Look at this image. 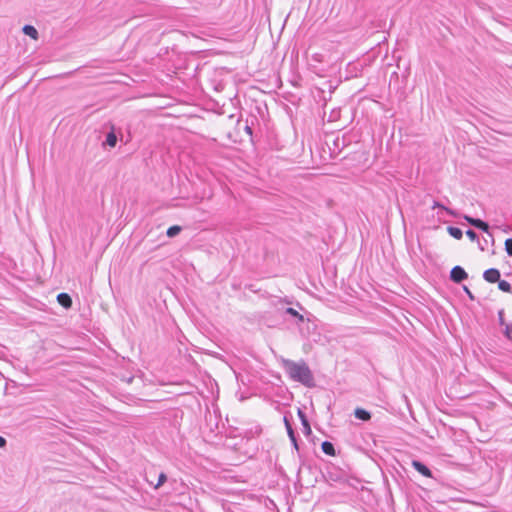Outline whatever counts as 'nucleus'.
<instances>
[{
	"label": "nucleus",
	"mask_w": 512,
	"mask_h": 512,
	"mask_svg": "<svg viewBox=\"0 0 512 512\" xmlns=\"http://www.w3.org/2000/svg\"><path fill=\"white\" fill-rule=\"evenodd\" d=\"M279 362L288 377L302 385L312 388L315 386V380L311 369L304 360L298 362L281 357Z\"/></svg>",
	"instance_id": "1"
},
{
	"label": "nucleus",
	"mask_w": 512,
	"mask_h": 512,
	"mask_svg": "<svg viewBox=\"0 0 512 512\" xmlns=\"http://www.w3.org/2000/svg\"><path fill=\"white\" fill-rule=\"evenodd\" d=\"M467 278L468 274L461 266H454L450 271V279L455 283H461Z\"/></svg>",
	"instance_id": "2"
},
{
	"label": "nucleus",
	"mask_w": 512,
	"mask_h": 512,
	"mask_svg": "<svg viewBox=\"0 0 512 512\" xmlns=\"http://www.w3.org/2000/svg\"><path fill=\"white\" fill-rule=\"evenodd\" d=\"M500 271L496 268H489L484 271L483 278L485 281L489 283H496L500 279Z\"/></svg>",
	"instance_id": "3"
},
{
	"label": "nucleus",
	"mask_w": 512,
	"mask_h": 512,
	"mask_svg": "<svg viewBox=\"0 0 512 512\" xmlns=\"http://www.w3.org/2000/svg\"><path fill=\"white\" fill-rule=\"evenodd\" d=\"M413 468L425 477L432 478V471L422 462L418 460L412 461Z\"/></svg>",
	"instance_id": "4"
},
{
	"label": "nucleus",
	"mask_w": 512,
	"mask_h": 512,
	"mask_svg": "<svg viewBox=\"0 0 512 512\" xmlns=\"http://www.w3.org/2000/svg\"><path fill=\"white\" fill-rule=\"evenodd\" d=\"M284 314L289 315L297 324L304 321V316L302 314H300L294 308H291V307L286 308L284 310Z\"/></svg>",
	"instance_id": "5"
},
{
	"label": "nucleus",
	"mask_w": 512,
	"mask_h": 512,
	"mask_svg": "<svg viewBox=\"0 0 512 512\" xmlns=\"http://www.w3.org/2000/svg\"><path fill=\"white\" fill-rule=\"evenodd\" d=\"M22 32L29 36L30 38H32L33 40H38L39 39V33L37 31V29L32 26V25H29V24H26L23 26L22 28Z\"/></svg>",
	"instance_id": "6"
},
{
	"label": "nucleus",
	"mask_w": 512,
	"mask_h": 512,
	"mask_svg": "<svg viewBox=\"0 0 512 512\" xmlns=\"http://www.w3.org/2000/svg\"><path fill=\"white\" fill-rule=\"evenodd\" d=\"M354 415L357 419L362 421H369L371 419V413L363 408H356Z\"/></svg>",
	"instance_id": "7"
},
{
	"label": "nucleus",
	"mask_w": 512,
	"mask_h": 512,
	"mask_svg": "<svg viewBox=\"0 0 512 512\" xmlns=\"http://www.w3.org/2000/svg\"><path fill=\"white\" fill-rule=\"evenodd\" d=\"M321 449H322L323 453H325L326 455L335 456V454H336L335 447H334L333 443L330 441L322 442Z\"/></svg>",
	"instance_id": "8"
},
{
	"label": "nucleus",
	"mask_w": 512,
	"mask_h": 512,
	"mask_svg": "<svg viewBox=\"0 0 512 512\" xmlns=\"http://www.w3.org/2000/svg\"><path fill=\"white\" fill-rule=\"evenodd\" d=\"M447 230H448V233H449L453 238H455V239H457V240L461 239V238H462V236H463V232H462V230H461L460 228H458V227H455V226H449V227L447 228Z\"/></svg>",
	"instance_id": "9"
},
{
	"label": "nucleus",
	"mask_w": 512,
	"mask_h": 512,
	"mask_svg": "<svg viewBox=\"0 0 512 512\" xmlns=\"http://www.w3.org/2000/svg\"><path fill=\"white\" fill-rule=\"evenodd\" d=\"M283 421L285 424V428H286L288 437H292V436L296 435L288 415H284Z\"/></svg>",
	"instance_id": "10"
},
{
	"label": "nucleus",
	"mask_w": 512,
	"mask_h": 512,
	"mask_svg": "<svg viewBox=\"0 0 512 512\" xmlns=\"http://www.w3.org/2000/svg\"><path fill=\"white\" fill-rule=\"evenodd\" d=\"M117 143V136L114 133V131H111L107 134L105 144H107L110 147H115Z\"/></svg>",
	"instance_id": "11"
},
{
	"label": "nucleus",
	"mask_w": 512,
	"mask_h": 512,
	"mask_svg": "<svg viewBox=\"0 0 512 512\" xmlns=\"http://www.w3.org/2000/svg\"><path fill=\"white\" fill-rule=\"evenodd\" d=\"M498 288L501 291L506 292V293H511L512 292L511 284L508 281H506V280L499 279V281H498Z\"/></svg>",
	"instance_id": "12"
},
{
	"label": "nucleus",
	"mask_w": 512,
	"mask_h": 512,
	"mask_svg": "<svg viewBox=\"0 0 512 512\" xmlns=\"http://www.w3.org/2000/svg\"><path fill=\"white\" fill-rule=\"evenodd\" d=\"M182 228L178 225H173L167 229V236L172 238L178 235L181 232Z\"/></svg>",
	"instance_id": "13"
},
{
	"label": "nucleus",
	"mask_w": 512,
	"mask_h": 512,
	"mask_svg": "<svg viewBox=\"0 0 512 512\" xmlns=\"http://www.w3.org/2000/svg\"><path fill=\"white\" fill-rule=\"evenodd\" d=\"M475 228L480 229L481 231L487 233L490 237H492V234L489 232V225L487 222L481 220Z\"/></svg>",
	"instance_id": "14"
},
{
	"label": "nucleus",
	"mask_w": 512,
	"mask_h": 512,
	"mask_svg": "<svg viewBox=\"0 0 512 512\" xmlns=\"http://www.w3.org/2000/svg\"><path fill=\"white\" fill-rule=\"evenodd\" d=\"M432 208L433 209L439 208V209L445 210L449 215H454V213H453V211L451 209L445 207L443 204H441L438 201H434V203L432 205Z\"/></svg>",
	"instance_id": "15"
},
{
	"label": "nucleus",
	"mask_w": 512,
	"mask_h": 512,
	"mask_svg": "<svg viewBox=\"0 0 512 512\" xmlns=\"http://www.w3.org/2000/svg\"><path fill=\"white\" fill-rule=\"evenodd\" d=\"M505 251L509 256L512 257V238L505 240Z\"/></svg>",
	"instance_id": "16"
},
{
	"label": "nucleus",
	"mask_w": 512,
	"mask_h": 512,
	"mask_svg": "<svg viewBox=\"0 0 512 512\" xmlns=\"http://www.w3.org/2000/svg\"><path fill=\"white\" fill-rule=\"evenodd\" d=\"M301 424L303 427V433L307 436L310 435L312 433V430H311L309 420H307L306 422H301Z\"/></svg>",
	"instance_id": "17"
},
{
	"label": "nucleus",
	"mask_w": 512,
	"mask_h": 512,
	"mask_svg": "<svg viewBox=\"0 0 512 512\" xmlns=\"http://www.w3.org/2000/svg\"><path fill=\"white\" fill-rule=\"evenodd\" d=\"M464 219L472 226L476 227L478 223L481 221L479 218H473L471 216H465Z\"/></svg>",
	"instance_id": "18"
},
{
	"label": "nucleus",
	"mask_w": 512,
	"mask_h": 512,
	"mask_svg": "<svg viewBox=\"0 0 512 512\" xmlns=\"http://www.w3.org/2000/svg\"><path fill=\"white\" fill-rule=\"evenodd\" d=\"M504 334L505 336L511 340L512 339V323L510 324H505V331H504Z\"/></svg>",
	"instance_id": "19"
},
{
	"label": "nucleus",
	"mask_w": 512,
	"mask_h": 512,
	"mask_svg": "<svg viewBox=\"0 0 512 512\" xmlns=\"http://www.w3.org/2000/svg\"><path fill=\"white\" fill-rule=\"evenodd\" d=\"M167 480V476L165 473H160L159 474V477H158V482L157 484L155 485V488H158L160 487L161 485H163Z\"/></svg>",
	"instance_id": "20"
},
{
	"label": "nucleus",
	"mask_w": 512,
	"mask_h": 512,
	"mask_svg": "<svg viewBox=\"0 0 512 512\" xmlns=\"http://www.w3.org/2000/svg\"><path fill=\"white\" fill-rule=\"evenodd\" d=\"M466 235H467V237H468L471 241L478 240V235H477V233H476L474 230H472V229H468V230L466 231Z\"/></svg>",
	"instance_id": "21"
},
{
	"label": "nucleus",
	"mask_w": 512,
	"mask_h": 512,
	"mask_svg": "<svg viewBox=\"0 0 512 512\" xmlns=\"http://www.w3.org/2000/svg\"><path fill=\"white\" fill-rule=\"evenodd\" d=\"M297 415H298V417H299L301 422H306L308 420L305 412L302 409H300V408L297 411Z\"/></svg>",
	"instance_id": "22"
},
{
	"label": "nucleus",
	"mask_w": 512,
	"mask_h": 512,
	"mask_svg": "<svg viewBox=\"0 0 512 512\" xmlns=\"http://www.w3.org/2000/svg\"><path fill=\"white\" fill-rule=\"evenodd\" d=\"M289 439H290V441H291V443H292V445H293L294 449H295L296 451H298V450H299V445H298V441H297L296 435H294V436H292V437H289Z\"/></svg>",
	"instance_id": "23"
},
{
	"label": "nucleus",
	"mask_w": 512,
	"mask_h": 512,
	"mask_svg": "<svg viewBox=\"0 0 512 512\" xmlns=\"http://www.w3.org/2000/svg\"><path fill=\"white\" fill-rule=\"evenodd\" d=\"M498 320H499V324L500 325H505V319H504V311L503 310H500L498 312Z\"/></svg>",
	"instance_id": "24"
},
{
	"label": "nucleus",
	"mask_w": 512,
	"mask_h": 512,
	"mask_svg": "<svg viewBox=\"0 0 512 512\" xmlns=\"http://www.w3.org/2000/svg\"><path fill=\"white\" fill-rule=\"evenodd\" d=\"M463 290H464V292L466 293V295L468 296V298L470 300H474L475 299L473 293L470 291V289L467 286H463Z\"/></svg>",
	"instance_id": "25"
},
{
	"label": "nucleus",
	"mask_w": 512,
	"mask_h": 512,
	"mask_svg": "<svg viewBox=\"0 0 512 512\" xmlns=\"http://www.w3.org/2000/svg\"><path fill=\"white\" fill-rule=\"evenodd\" d=\"M58 303L64 307V292H61L57 295Z\"/></svg>",
	"instance_id": "26"
},
{
	"label": "nucleus",
	"mask_w": 512,
	"mask_h": 512,
	"mask_svg": "<svg viewBox=\"0 0 512 512\" xmlns=\"http://www.w3.org/2000/svg\"><path fill=\"white\" fill-rule=\"evenodd\" d=\"M72 305L71 297L66 293V310L69 309Z\"/></svg>",
	"instance_id": "27"
},
{
	"label": "nucleus",
	"mask_w": 512,
	"mask_h": 512,
	"mask_svg": "<svg viewBox=\"0 0 512 512\" xmlns=\"http://www.w3.org/2000/svg\"><path fill=\"white\" fill-rule=\"evenodd\" d=\"M6 445V439L0 435V448Z\"/></svg>",
	"instance_id": "28"
},
{
	"label": "nucleus",
	"mask_w": 512,
	"mask_h": 512,
	"mask_svg": "<svg viewBox=\"0 0 512 512\" xmlns=\"http://www.w3.org/2000/svg\"><path fill=\"white\" fill-rule=\"evenodd\" d=\"M245 131H246L249 135H252V129H251V127L246 126V127H245Z\"/></svg>",
	"instance_id": "29"
}]
</instances>
